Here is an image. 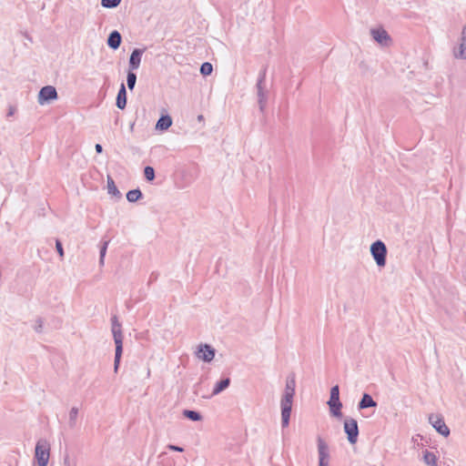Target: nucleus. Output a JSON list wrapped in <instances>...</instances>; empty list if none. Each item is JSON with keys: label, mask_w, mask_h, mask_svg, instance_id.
<instances>
[{"label": "nucleus", "mask_w": 466, "mask_h": 466, "mask_svg": "<svg viewBox=\"0 0 466 466\" xmlns=\"http://www.w3.org/2000/svg\"><path fill=\"white\" fill-rule=\"evenodd\" d=\"M112 334L116 344L114 370L116 372L123 353V334L121 330V324L118 322L116 316L112 318Z\"/></svg>", "instance_id": "1"}, {"label": "nucleus", "mask_w": 466, "mask_h": 466, "mask_svg": "<svg viewBox=\"0 0 466 466\" xmlns=\"http://www.w3.org/2000/svg\"><path fill=\"white\" fill-rule=\"evenodd\" d=\"M267 67L262 68L258 76L256 83L258 104L261 113H264L268 97V90L266 86Z\"/></svg>", "instance_id": "2"}, {"label": "nucleus", "mask_w": 466, "mask_h": 466, "mask_svg": "<svg viewBox=\"0 0 466 466\" xmlns=\"http://www.w3.org/2000/svg\"><path fill=\"white\" fill-rule=\"evenodd\" d=\"M387 247L380 239L373 242L370 246V254L379 268H383L387 262Z\"/></svg>", "instance_id": "3"}, {"label": "nucleus", "mask_w": 466, "mask_h": 466, "mask_svg": "<svg viewBox=\"0 0 466 466\" xmlns=\"http://www.w3.org/2000/svg\"><path fill=\"white\" fill-rule=\"evenodd\" d=\"M50 457V444L45 439H40L35 445V459L38 466H46Z\"/></svg>", "instance_id": "4"}, {"label": "nucleus", "mask_w": 466, "mask_h": 466, "mask_svg": "<svg viewBox=\"0 0 466 466\" xmlns=\"http://www.w3.org/2000/svg\"><path fill=\"white\" fill-rule=\"evenodd\" d=\"M343 429L350 444H355L359 437L358 422L353 418H347L344 420Z\"/></svg>", "instance_id": "5"}, {"label": "nucleus", "mask_w": 466, "mask_h": 466, "mask_svg": "<svg viewBox=\"0 0 466 466\" xmlns=\"http://www.w3.org/2000/svg\"><path fill=\"white\" fill-rule=\"evenodd\" d=\"M292 402H293V399L281 398L280 408H281V426H282V428H286L289 424Z\"/></svg>", "instance_id": "6"}, {"label": "nucleus", "mask_w": 466, "mask_h": 466, "mask_svg": "<svg viewBox=\"0 0 466 466\" xmlns=\"http://www.w3.org/2000/svg\"><path fill=\"white\" fill-rule=\"evenodd\" d=\"M429 422L441 435L444 437H448L450 435V429L445 424L444 420L441 415L431 414L429 416Z\"/></svg>", "instance_id": "7"}, {"label": "nucleus", "mask_w": 466, "mask_h": 466, "mask_svg": "<svg viewBox=\"0 0 466 466\" xmlns=\"http://www.w3.org/2000/svg\"><path fill=\"white\" fill-rule=\"evenodd\" d=\"M56 98V89L52 86H46L40 89L37 101L40 105H45Z\"/></svg>", "instance_id": "8"}, {"label": "nucleus", "mask_w": 466, "mask_h": 466, "mask_svg": "<svg viewBox=\"0 0 466 466\" xmlns=\"http://www.w3.org/2000/svg\"><path fill=\"white\" fill-rule=\"evenodd\" d=\"M319 466H328L329 461V446L321 437H318Z\"/></svg>", "instance_id": "9"}, {"label": "nucleus", "mask_w": 466, "mask_h": 466, "mask_svg": "<svg viewBox=\"0 0 466 466\" xmlns=\"http://www.w3.org/2000/svg\"><path fill=\"white\" fill-rule=\"evenodd\" d=\"M215 353V349L209 344H200L196 354L199 360L205 362H210L214 359Z\"/></svg>", "instance_id": "10"}, {"label": "nucleus", "mask_w": 466, "mask_h": 466, "mask_svg": "<svg viewBox=\"0 0 466 466\" xmlns=\"http://www.w3.org/2000/svg\"><path fill=\"white\" fill-rule=\"evenodd\" d=\"M372 38L381 46H388L390 42V36L383 28H374L370 30Z\"/></svg>", "instance_id": "11"}, {"label": "nucleus", "mask_w": 466, "mask_h": 466, "mask_svg": "<svg viewBox=\"0 0 466 466\" xmlns=\"http://www.w3.org/2000/svg\"><path fill=\"white\" fill-rule=\"evenodd\" d=\"M145 52V49H140V48H135L131 55H130V57H129V61H128V68L129 70H137L139 68V66H140V63H141V58H142V56Z\"/></svg>", "instance_id": "12"}, {"label": "nucleus", "mask_w": 466, "mask_h": 466, "mask_svg": "<svg viewBox=\"0 0 466 466\" xmlns=\"http://www.w3.org/2000/svg\"><path fill=\"white\" fill-rule=\"evenodd\" d=\"M296 380L294 375H289L287 378L284 394L282 398L293 399L295 395Z\"/></svg>", "instance_id": "13"}, {"label": "nucleus", "mask_w": 466, "mask_h": 466, "mask_svg": "<svg viewBox=\"0 0 466 466\" xmlns=\"http://www.w3.org/2000/svg\"><path fill=\"white\" fill-rule=\"evenodd\" d=\"M121 42H122L121 34L118 31L114 30L109 34V35L107 37L106 44L113 50H116L120 46Z\"/></svg>", "instance_id": "14"}, {"label": "nucleus", "mask_w": 466, "mask_h": 466, "mask_svg": "<svg viewBox=\"0 0 466 466\" xmlns=\"http://www.w3.org/2000/svg\"><path fill=\"white\" fill-rule=\"evenodd\" d=\"M116 106L119 109H124L127 106V89L124 83L120 85L116 99Z\"/></svg>", "instance_id": "15"}, {"label": "nucleus", "mask_w": 466, "mask_h": 466, "mask_svg": "<svg viewBox=\"0 0 466 466\" xmlns=\"http://www.w3.org/2000/svg\"><path fill=\"white\" fill-rule=\"evenodd\" d=\"M377 407V402L373 400V398L369 393H364L362 395L361 400L358 404L359 410H364L367 408H374Z\"/></svg>", "instance_id": "16"}, {"label": "nucleus", "mask_w": 466, "mask_h": 466, "mask_svg": "<svg viewBox=\"0 0 466 466\" xmlns=\"http://www.w3.org/2000/svg\"><path fill=\"white\" fill-rule=\"evenodd\" d=\"M172 125V118L169 115L161 116L156 124V129L164 131Z\"/></svg>", "instance_id": "17"}, {"label": "nucleus", "mask_w": 466, "mask_h": 466, "mask_svg": "<svg viewBox=\"0 0 466 466\" xmlns=\"http://www.w3.org/2000/svg\"><path fill=\"white\" fill-rule=\"evenodd\" d=\"M329 408L330 415L340 419L342 417V402L341 401H336V402H327Z\"/></svg>", "instance_id": "18"}, {"label": "nucleus", "mask_w": 466, "mask_h": 466, "mask_svg": "<svg viewBox=\"0 0 466 466\" xmlns=\"http://www.w3.org/2000/svg\"><path fill=\"white\" fill-rule=\"evenodd\" d=\"M230 385V379L225 378L218 381L213 389L212 395H218Z\"/></svg>", "instance_id": "19"}, {"label": "nucleus", "mask_w": 466, "mask_h": 466, "mask_svg": "<svg viewBox=\"0 0 466 466\" xmlns=\"http://www.w3.org/2000/svg\"><path fill=\"white\" fill-rule=\"evenodd\" d=\"M423 461L427 465L437 466L436 455L433 452L429 451L428 450L424 451Z\"/></svg>", "instance_id": "20"}, {"label": "nucleus", "mask_w": 466, "mask_h": 466, "mask_svg": "<svg viewBox=\"0 0 466 466\" xmlns=\"http://www.w3.org/2000/svg\"><path fill=\"white\" fill-rule=\"evenodd\" d=\"M107 190H108L109 194H111L115 197H117V198L121 197L120 191L117 189L113 178L109 176L107 177Z\"/></svg>", "instance_id": "21"}, {"label": "nucleus", "mask_w": 466, "mask_h": 466, "mask_svg": "<svg viewBox=\"0 0 466 466\" xmlns=\"http://www.w3.org/2000/svg\"><path fill=\"white\" fill-rule=\"evenodd\" d=\"M142 197H143V194L140 191V189H138V188L129 190L127 193V199L131 203L137 201L138 199L142 198Z\"/></svg>", "instance_id": "22"}, {"label": "nucleus", "mask_w": 466, "mask_h": 466, "mask_svg": "<svg viewBox=\"0 0 466 466\" xmlns=\"http://www.w3.org/2000/svg\"><path fill=\"white\" fill-rule=\"evenodd\" d=\"M183 415L193 421H199L202 420L201 414L197 410H184Z\"/></svg>", "instance_id": "23"}, {"label": "nucleus", "mask_w": 466, "mask_h": 466, "mask_svg": "<svg viewBox=\"0 0 466 466\" xmlns=\"http://www.w3.org/2000/svg\"><path fill=\"white\" fill-rule=\"evenodd\" d=\"M108 244H109V240H104L101 242L100 250H99V265L100 266H104L105 257L106 254Z\"/></svg>", "instance_id": "24"}, {"label": "nucleus", "mask_w": 466, "mask_h": 466, "mask_svg": "<svg viewBox=\"0 0 466 466\" xmlns=\"http://www.w3.org/2000/svg\"><path fill=\"white\" fill-rule=\"evenodd\" d=\"M137 83V75L132 71L128 70L127 76V85L128 89L133 90Z\"/></svg>", "instance_id": "25"}, {"label": "nucleus", "mask_w": 466, "mask_h": 466, "mask_svg": "<svg viewBox=\"0 0 466 466\" xmlns=\"http://www.w3.org/2000/svg\"><path fill=\"white\" fill-rule=\"evenodd\" d=\"M340 401L339 400V388L338 385L333 386L330 389V397L328 402Z\"/></svg>", "instance_id": "26"}, {"label": "nucleus", "mask_w": 466, "mask_h": 466, "mask_svg": "<svg viewBox=\"0 0 466 466\" xmlns=\"http://www.w3.org/2000/svg\"><path fill=\"white\" fill-rule=\"evenodd\" d=\"M77 415H78V409L76 407H73L69 411V426L71 428H74L76 426Z\"/></svg>", "instance_id": "27"}, {"label": "nucleus", "mask_w": 466, "mask_h": 466, "mask_svg": "<svg viewBox=\"0 0 466 466\" xmlns=\"http://www.w3.org/2000/svg\"><path fill=\"white\" fill-rule=\"evenodd\" d=\"M212 71H213V66L208 62L203 63L200 66V73L203 76H209L212 73Z\"/></svg>", "instance_id": "28"}, {"label": "nucleus", "mask_w": 466, "mask_h": 466, "mask_svg": "<svg viewBox=\"0 0 466 466\" xmlns=\"http://www.w3.org/2000/svg\"><path fill=\"white\" fill-rule=\"evenodd\" d=\"M144 176H145L146 179L148 180V181L154 180V178H155V169L152 167H150V166H147L144 168Z\"/></svg>", "instance_id": "29"}, {"label": "nucleus", "mask_w": 466, "mask_h": 466, "mask_svg": "<svg viewBox=\"0 0 466 466\" xmlns=\"http://www.w3.org/2000/svg\"><path fill=\"white\" fill-rule=\"evenodd\" d=\"M121 0H101V5L106 8H115L120 4Z\"/></svg>", "instance_id": "30"}, {"label": "nucleus", "mask_w": 466, "mask_h": 466, "mask_svg": "<svg viewBox=\"0 0 466 466\" xmlns=\"http://www.w3.org/2000/svg\"><path fill=\"white\" fill-rule=\"evenodd\" d=\"M460 57L466 59V39L461 37V43L460 46Z\"/></svg>", "instance_id": "31"}, {"label": "nucleus", "mask_w": 466, "mask_h": 466, "mask_svg": "<svg viewBox=\"0 0 466 466\" xmlns=\"http://www.w3.org/2000/svg\"><path fill=\"white\" fill-rule=\"evenodd\" d=\"M43 326H44V321L41 318H38L36 320H35V325L34 327V329L37 332V333H40L42 332V329H43Z\"/></svg>", "instance_id": "32"}, {"label": "nucleus", "mask_w": 466, "mask_h": 466, "mask_svg": "<svg viewBox=\"0 0 466 466\" xmlns=\"http://www.w3.org/2000/svg\"><path fill=\"white\" fill-rule=\"evenodd\" d=\"M64 466H76L75 461H72L68 454H66L64 457Z\"/></svg>", "instance_id": "33"}, {"label": "nucleus", "mask_w": 466, "mask_h": 466, "mask_svg": "<svg viewBox=\"0 0 466 466\" xmlns=\"http://www.w3.org/2000/svg\"><path fill=\"white\" fill-rule=\"evenodd\" d=\"M56 248L61 258L64 257V248L60 240H56Z\"/></svg>", "instance_id": "34"}, {"label": "nucleus", "mask_w": 466, "mask_h": 466, "mask_svg": "<svg viewBox=\"0 0 466 466\" xmlns=\"http://www.w3.org/2000/svg\"><path fill=\"white\" fill-rule=\"evenodd\" d=\"M167 449L170 451H178V452H182L184 451V449L182 447L173 445V444L167 445Z\"/></svg>", "instance_id": "35"}, {"label": "nucleus", "mask_w": 466, "mask_h": 466, "mask_svg": "<svg viewBox=\"0 0 466 466\" xmlns=\"http://www.w3.org/2000/svg\"><path fill=\"white\" fill-rule=\"evenodd\" d=\"M15 110L16 108L15 106H10L8 108L7 116H12L15 114Z\"/></svg>", "instance_id": "36"}, {"label": "nucleus", "mask_w": 466, "mask_h": 466, "mask_svg": "<svg viewBox=\"0 0 466 466\" xmlns=\"http://www.w3.org/2000/svg\"><path fill=\"white\" fill-rule=\"evenodd\" d=\"M95 149L97 154H101L103 152V147L100 144H96Z\"/></svg>", "instance_id": "37"}, {"label": "nucleus", "mask_w": 466, "mask_h": 466, "mask_svg": "<svg viewBox=\"0 0 466 466\" xmlns=\"http://www.w3.org/2000/svg\"><path fill=\"white\" fill-rule=\"evenodd\" d=\"M462 38L466 39V25L462 29Z\"/></svg>", "instance_id": "38"}, {"label": "nucleus", "mask_w": 466, "mask_h": 466, "mask_svg": "<svg viewBox=\"0 0 466 466\" xmlns=\"http://www.w3.org/2000/svg\"><path fill=\"white\" fill-rule=\"evenodd\" d=\"M203 119H204V116H203L202 115H199V116H198V121H202Z\"/></svg>", "instance_id": "39"}]
</instances>
